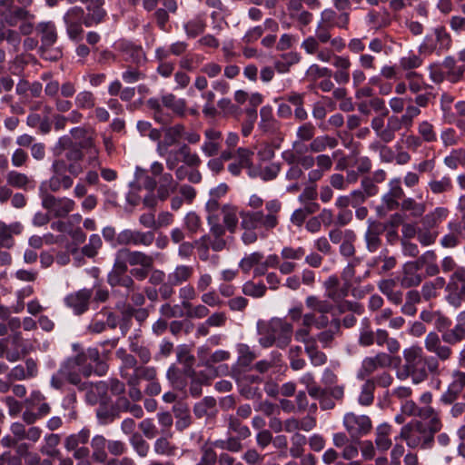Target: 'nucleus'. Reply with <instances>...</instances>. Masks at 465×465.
I'll list each match as a JSON object with an SVG mask.
<instances>
[{"label": "nucleus", "instance_id": "f257e3e1", "mask_svg": "<svg viewBox=\"0 0 465 465\" xmlns=\"http://www.w3.org/2000/svg\"><path fill=\"white\" fill-rule=\"evenodd\" d=\"M282 204L278 199L265 203V212L247 211L241 212V227L243 230L242 240L245 244L254 243L258 240L256 229L272 232L279 225V217Z\"/></svg>", "mask_w": 465, "mask_h": 465}, {"label": "nucleus", "instance_id": "f03ea898", "mask_svg": "<svg viewBox=\"0 0 465 465\" xmlns=\"http://www.w3.org/2000/svg\"><path fill=\"white\" fill-rule=\"evenodd\" d=\"M84 151V149L79 147L70 136L60 137L53 148V154L55 157L51 166L53 173H68L74 177L83 173L85 169Z\"/></svg>", "mask_w": 465, "mask_h": 465}, {"label": "nucleus", "instance_id": "7ed1b4c3", "mask_svg": "<svg viewBox=\"0 0 465 465\" xmlns=\"http://www.w3.org/2000/svg\"><path fill=\"white\" fill-rule=\"evenodd\" d=\"M404 363L397 372L400 380L411 378L414 384L426 381L429 374L439 375L440 364L434 358L426 357L420 346H411L403 351Z\"/></svg>", "mask_w": 465, "mask_h": 465}, {"label": "nucleus", "instance_id": "20e7f679", "mask_svg": "<svg viewBox=\"0 0 465 465\" xmlns=\"http://www.w3.org/2000/svg\"><path fill=\"white\" fill-rule=\"evenodd\" d=\"M257 331L260 336L259 344L262 348L275 345L279 349L287 348L292 339L293 326L285 319L274 317L269 321H259Z\"/></svg>", "mask_w": 465, "mask_h": 465}, {"label": "nucleus", "instance_id": "39448f33", "mask_svg": "<svg viewBox=\"0 0 465 465\" xmlns=\"http://www.w3.org/2000/svg\"><path fill=\"white\" fill-rule=\"evenodd\" d=\"M331 29V27L325 26L322 24H318L315 35L306 37L302 41L301 47L306 54H315L317 59L322 62H331L332 56H334L333 50L331 48L323 47L322 45L329 43L331 46L338 52L345 47V43L341 37L332 38L330 32Z\"/></svg>", "mask_w": 465, "mask_h": 465}, {"label": "nucleus", "instance_id": "423d86ee", "mask_svg": "<svg viewBox=\"0 0 465 465\" xmlns=\"http://www.w3.org/2000/svg\"><path fill=\"white\" fill-rule=\"evenodd\" d=\"M435 433L426 423L415 420L401 428L399 438L411 449H428L432 446Z\"/></svg>", "mask_w": 465, "mask_h": 465}, {"label": "nucleus", "instance_id": "0eeeda50", "mask_svg": "<svg viewBox=\"0 0 465 465\" xmlns=\"http://www.w3.org/2000/svg\"><path fill=\"white\" fill-rule=\"evenodd\" d=\"M358 343L361 347H371L374 343L380 347L385 345L390 353H398L401 350V343L397 339L391 337L384 329L373 331L368 322L360 329Z\"/></svg>", "mask_w": 465, "mask_h": 465}, {"label": "nucleus", "instance_id": "6e6552de", "mask_svg": "<svg viewBox=\"0 0 465 465\" xmlns=\"http://www.w3.org/2000/svg\"><path fill=\"white\" fill-rule=\"evenodd\" d=\"M462 342L458 338L451 340L450 342L443 339V336L436 331L429 332L424 340V347L426 351L435 357L434 360L440 364V361L445 362L450 361L453 356L452 347Z\"/></svg>", "mask_w": 465, "mask_h": 465}, {"label": "nucleus", "instance_id": "1a4fd4ad", "mask_svg": "<svg viewBox=\"0 0 465 465\" xmlns=\"http://www.w3.org/2000/svg\"><path fill=\"white\" fill-rule=\"evenodd\" d=\"M371 126L375 132L377 137L384 142L391 143L395 139V134L401 129H405V123L401 117L396 114L383 116H375L372 118Z\"/></svg>", "mask_w": 465, "mask_h": 465}, {"label": "nucleus", "instance_id": "9d476101", "mask_svg": "<svg viewBox=\"0 0 465 465\" xmlns=\"http://www.w3.org/2000/svg\"><path fill=\"white\" fill-rule=\"evenodd\" d=\"M11 434L4 436L0 443L4 448H13L18 442L27 440L37 442L42 436V429L37 426L25 427L24 423L13 422L10 426Z\"/></svg>", "mask_w": 465, "mask_h": 465}, {"label": "nucleus", "instance_id": "9b49d317", "mask_svg": "<svg viewBox=\"0 0 465 465\" xmlns=\"http://www.w3.org/2000/svg\"><path fill=\"white\" fill-rule=\"evenodd\" d=\"M71 138L80 139L79 143H76L79 147L84 149L87 153L88 165L96 168L101 166L99 160V148L95 144V137L94 130H87L84 127H75L70 131Z\"/></svg>", "mask_w": 465, "mask_h": 465}, {"label": "nucleus", "instance_id": "f8f14e48", "mask_svg": "<svg viewBox=\"0 0 465 465\" xmlns=\"http://www.w3.org/2000/svg\"><path fill=\"white\" fill-rule=\"evenodd\" d=\"M342 424L350 438L359 440L372 430V421L368 415L348 412L344 415Z\"/></svg>", "mask_w": 465, "mask_h": 465}, {"label": "nucleus", "instance_id": "ddd939ff", "mask_svg": "<svg viewBox=\"0 0 465 465\" xmlns=\"http://www.w3.org/2000/svg\"><path fill=\"white\" fill-rule=\"evenodd\" d=\"M446 301L453 307L459 308L465 302V268L459 267L450 275L446 285Z\"/></svg>", "mask_w": 465, "mask_h": 465}, {"label": "nucleus", "instance_id": "4468645a", "mask_svg": "<svg viewBox=\"0 0 465 465\" xmlns=\"http://www.w3.org/2000/svg\"><path fill=\"white\" fill-rule=\"evenodd\" d=\"M84 356H74L68 358L60 367V373L65 377L66 381L77 386L79 390H87L88 381H82L83 375V358Z\"/></svg>", "mask_w": 465, "mask_h": 465}, {"label": "nucleus", "instance_id": "2eb2a0df", "mask_svg": "<svg viewBox=\"0 0 465 465\" xmlns=\"http://www.w3.org/2000/svg\"><path fill=\"white\" fill-rule=\"evenodd\" d=\"M42 206L54 217L64 218L74 209L75 203L67 197H55L45 193L42 197Z\"/></svg>", "mask_w": 465, "mask_h": 465}, {"label": "nucleus", "instance_id": "dca6fc26", "mask_svg": "<svg viewBox=\"0 0 465 465\" xmlns=\"http://www.w3.org/2000/svg\"><path fill=\"white\" fill-rule=\"evenodd\" d=\"M393 353L380 351L374 356H369L363 359L358 377L364 379L374 373L379 369H386L392 366L395 358Z\"/></svg>", "mask_w": 465, "mask_h": 465}, {"label": "nucleus", "instance_id": "f3484780", "mask_svg": "<svg viewBox=\"0 0 465 465\" xmlns=\"http://www.w3.org/2000/svg\"><path fill=\"white\" fill-rule=\"evenodd\" d=\"M128 265L116 254L112 271L108 273L107 282L112 287L122 286L128 291L135 289V283L131 275L127 273Z\"/></svg>", "mask_w": 465, "mask_h": 465}, {"label": "nucleus", "instance_id": "a211bd4d", "mask_svg": "<svg viewBox=\"0 0 465 465\" xmlns=\"http://www.w3.org/2000/svg\"><path fill=\"white\" fill-rule=\"evenodd\" d=\"M90 430L82 429L77 433L71 434L64 439V448L68 451H74L73 456L76 460L86 459L90 450L85 444L89 441Z\"/></svg>", "mask_w": 465, "mask_h": 465}, {"label": "nucleus", "instance_id": "6ab92c4d", "mask_svg": "<svg viewBox=\"0 0 465 465\" xmlns=\"http://www.w3.org/2000/svg\"><path fill=\"white\" fill-rule=\"evenodd\" d=\"M155 240L154 232L152 231L142 232L138 230L125 229L116 236V242L119 245L127 246H151Z\"/></svg>", "mask_w": 465, "mask_h": 465}, {"label": "nucleus", "instance_id": "aec40b11", "mask_svg": "<svg viewBox=\"0 0 465 465\" xmlns=\"http://www.w3.org/2000/svg\"><path fill=\"white\" fill-rule=\"evenodd\" d=\"M305 304L308 309L316 313V329L324 330L331 327V320L328 313L331 312L333 306L326 300H321L317 296L310 295L305 299Z\"/></svg>", "mask_w": 465, "mask_h": 465}, {"label": "nucleus", "instance_id": "412c9836", "mask_svg": "<svg viewBox=\"0 0 465 465\" xmlns=\"http://www.w3.org/2000/svg\"><path fill=\"white\" fill-rule=\"evenodd\" d=\"M84 17V11L80 6H73L66 11L64 22L70 39L80 40L82 38Z\"/></svg>", "mask_w": 465, "mask_h": 465}, {"label": "nucleus", "instance_id": "4be33fe9", "mask_svg": "<svg viewBox=\"0 0 465 465\" xmlns=\"http://www.w3.org/2000/svg\"><path fill=\"white\" fill-rule=\"evenodd\" d=\"M115 254L132 267H153L155 262L153 255L142 251H133L127 247L119 249Z\"/></svg>", "mask_w": 465, "mask_h": 465}, {"label": "nucleus", "instance_id": "5701e85b", "mask_svg": "<svg viewBox=\"0 0 465 465\" xmlns=\"http://www.w3.org/2000/svg\"><path fill=\"white\" fill-rule=\"evenodd\" d=\"M117 323V316L107 308H104L94 315L87 329L89 332L96 334L105 331L106 327L115 329Z\"/></svg>", "mask_w": 465, "mask_h": 465}, {"label": "nucleus", "instance_id": "b1692460", "mask_svg": "<svg viewBox=\"0 0 465 465\" xmlns=\"http://www.w3.org/2000/svg\"><path fill=\"white\" fill-rule=\"evenodd\" d=\"M344 390L343 385H336L333 388H322V392L317 397L312 398L319 401L320 408L322 411H331L335 408V401H342Z\"/></svg>", "mask_w": 465, "mask_h": 465}, {"label": "nucleus", "instance_id": "393cba45", "mask_svg": "<svg viewBox=\"0 0 465 465\" xmlns=\"http://www.w3.org/2000/svg\"><path fill=\"white\" fill-rule=\"evenodd\" d=\"M193 414L199 420H204L205 422L213 421L219 412L216 400L213 397H204L193 406Z\"/></svg>", "mask_w": 465, "mask_h": 465}, {"label": "nucleus", "instance_id": "a878e982", "mask_svg": "<svg viewBox=\"0 0 465 465\" xmlns=\"http://www.w3.org/2000/svg\"><path fill=\"white\" fill-rule=\"evenodd\" d=\"M205 141L201 149L207 157L217 155L222 148L223 134L215 128H207L204 130Z\"/></svg>", "mask_w": 465, "mask_h": 465}, {"label": "nucleus", "instance_id": "bb28decb", "mask_svg": "<svg viewBox=\"0 0 465 465\" xmlns=\"http://www.w3.org/2000/svg\"><path fill=\"white\" fill-rule=\"evenodd\" d=\"M184 135V125L177 124L164 129L163 139L158 143L157 151L161 155L163 154L167 149L179 143Z\"/></svg>", "mask_w": 465, "mask_h": 465}, {"label": "nucleus", "instance_id": "cd10ccee", "mask_svg": "<svg viewBox=\"0 0 465 465\" xmlns=\"http://www.w3.org/2000/svg\"><path fill=\"white\" fill-rule=\"evenodd\" d=\"M404 191L401 185L399 178L393 179L389 183V191L382 197V202L389 211L396 210L400 207L399 200L404 199Z\"/></svg>", "mask_w": 465, "mask_h": 465}, {"label": "nucleus", "instance_id": "c85d7f7f", "mask_svg": "<svg viewBox=\"0 0 465 465\" xmlns=\"http://www.w3.org/2000/svg\"><path fill=\"white\" fill-rule=\"evenodd\" d=\"M104 0H93L86 6L87 14L84 15V25L86 27L97 25L104 22L106 17V11L103 7Z\"/></svg>", "mask_w": 465, "mask_h": 465}, {"label": "nucleus", "instance_id": "c756f323", "mask_svg": "<svg viewBox=\"0 0 465 465\" xmlns=\"http://www.w3.org/2000/svg\"><path fill=\"white\" fill-rule=\"evenodd\" d=\"M350 23V14L349 12H343L338 15L335 10L331 8H327L323 10L321 14V22L319 24H322L325 26L333 28H342L347 29Z\"/></svg>", "mask_w": 465, "mask_h": 465}, {"label": "nucleus", "instance_id": "7c9ffc66", "mask_svg": "<svg viewBox=\"0 0 465 465\" xmlns=\"http://www.w3.org/2000/svg\"><path fill=\"white\" fill-rule=\"evenodd\" d=\"M92 295V290L83 289L68 295L65 298V302L76 314H82L88 309L89 301Z\"/></svg>", "mask_w": 465, "mask_h": 465}, {"label": "nucleus", "instance_id": "2f4dec72", "mask_svg": "<svg viewBox=\"0 0 465 465\" xmlns=\"http://www.w3.org/2000/svg\"><path fill=\"white\" fill-rule=\"evenodd\" d=\"M385 226L377 221H369V226L365 232L367 249L374 252L381 245L380 235L383 232Z\"/></svg>", "mask_w": 465, "mask_h": 465}, {"label": "nucleus", "instance_id": "473e14b6", "mask_svg": "<svg viewBox=\"0 0 465 465\" xmlns=\"http://www.w3.org/2000/svg\"><path fill=\"white\" fill-rule=\"evenodd\" d=\"M172 411L175 419V428L178 431L182 432L192 425L193 419L191 416L190 409L186 403H174L172 408Z\"/></svg>", "mask_w": 465, "mask_h": 465}, {"label": "nucleus", "instance_id": "72a5a7b5", "mask_svg": "<svg viewBox=\"0 0 465 465\" xmlns=\"http://www.w3.org/2000/svg\"><path fill=\"white\" fill-rule=\"evenodd\" d=\"M23 232V225L19 222H14L10 224L0 221V242L3 248L10 249L15 244L14 236L19 235Z\"/></svg>", "mask_w": 465, "mask_h": 465}, {"label": "nucleus", "instance_id": "f704fd0d", "mask_svg": "<svg viewBox=\"0 0 465 465\" xmlns=\"http://www.w3.org/2000/svg\"><path fill=\"white\" fill-rule=\"evenodd\" d=\"M115 355L121 361L120 375L127 381L132 376V371H135V368H138V361L133 354L123 348L118 349Z\"/></svg>", "mask_w": 465, "mask_h": 465}, {"label": "nucleus", "instance_id": "c9c22d12", "mask_svg": "<svg viewBox=\"0 0 465 465\" xmlns=\"http://www.w3.org/2000/svg\"><path fill=\"white\" fill-rule=\"evenodd\" d=\"M179 183L170 173H165L158 180L157 199L166 201L172 193L179 189Z\"/></svg>", "mask_w": 465, "mask_h": 465}, {"label": "nucleus", "instance_id": "e433bc0d", "mask_svg": "<svg viewBox=\"0 0 465 465\" xmlns=\"http://www.w3.org/2000/svg\"><path fill=\"white\" fill-rule=\"evenodd\" d=\"M178 191L180 195L171 198L170 206L173 211L180 210L184 203L191 204L196 197V190L189 184L180 185Z\"/></svg>", "mask_w": 465, "mask_h": 465}, {"label": "nucleus", "instance_id": "4c0bfd02", "mask_svg": "<svg viewBox=\"0 0 465 465\" xmlns=\"http://www.w3.org/2000/svg\"><path fill=\"white\" fill-rule=\"evenodd\" d=\"M341 325V320L337 317H333L331 319V327L320 331L316 337H314L316 341H318L323 349L331 348L335 336L340 333Z\"/></svg>", "mask_w": 465, "mask_h": 465}, {"label": "nucleus", "instance_id": "58836bf2", "mask_svg": "<svg viewBox=\"0 0 465 465\" xmlns=\"http://www.w3.org/2000/svg\"><path fill=\"white\" fill-rule=\"evenodd\" d=\"M417 270L416 265H410L407 262L403 265L402 275L400 280L401 285L403 288H411L419 286L423 277Z\"/></svg>", "mask_w": 465, "mask_h": 465}, {"label": "nucleus", "instance_id": "ea45409f", "mask_svg": "<svg viewBox=\"0 0 465 465\" xmlns=\"http://www.w3.org/2000/svg\"><path fill=\"white\" fill-rule=\"evenodd\" d=\"M172 436V433H167L155 440L153 442V451L157 455L172 457L176 454L178 448L170 440Z\"/></svg>", "mask_w": 465, "mask_h": 465}, {"label": "nucleus", "instance_id": "a19ab883", "mask_svg": "<svg viewBox=\"0 0 465 465\" xmlns=\"http://www.w3.org/2000/svg\"><path fill=\"white\" fill-rule=\"evenodd\" d=\"M6 183L8 186L27 191L34 181L26 173H20L15 170L9 171L5 175Z\"/></svg>", "mask_w": 465, "mask_h": 465}, {"label": "nucleus", "instance_id": "79ce46f5", "mask_svg": "<svg viewBox=\"0 0 465 465\" xmlns=\"http://www.w3.org/2000/svg\"><path fill=\"white\" fill-rule=\"evenodd\" d=\"M35 30L40 37L41 45L56 44L58 35L55 25L52 22L39 23Z\"/></svg>", "mask_w": 465, "mask_h": 465}, {"label": "nucleus", "instance_id": "37998d69", "mask_svg": "<svg viewBox=\"0 0 465 465\" xmlns=\"http://www.w3.org/2000/svg\"><path fill=\"white\" fill-rule=\"evenodd\" d=\"M449 210L444 207H437L421 218V224L425 229L438 227L448 216Z\"/></svg>", "mask_w": 465, "mask_h": 465}, {"label": "nucleus", "instance_id": "c03bdc74", "mask_svg": "<svg viewBox=\"0 0 465 465\" xmlns=\"http://www.w3.org/2000/svg\"><path fill=\"white\" fill-rule=\"evenodd\" d=\"M193 272L194 270L192 265L179 264L168 274V280L171 281L173 284L179 286L190 281L193 275Z\"/></svg>", "mask_w": 465, "mask_h": 465}, {"label": "nucleus", "instance_id": "a18cd8bd", "mask_svg": "<svg viewBox=\"0 0 465 465\" xmlns=\"http://www.w3.org/2000/svg\"><path fill=\"white\" fill-rule=\"evenodd\" d=\"M391 426L387 423L381 424L376 428L375 445L379 450L386 451L391 447Z\"/></svg>", "mask_w": 465, "mask_h": 465}, {"label": "nucleus", "instance_id": "49530a36", "mask_svg": "<svg viewBox=\"0 0 465 465\" xmlns=\"http://www.w3.org/2000/svg\"><path fill=\"white\" fill-rule=\"evenodd\" d=\"M108 441L103 435H95L91 440V447L93 449L92 458L99 463H104L107 460V448Z\"/></svg>", "mask_w": 465, "mask_h": 465}, {"label": "nucleus", "instance_id": "de8ad7c7", "mask_svg": "<svg viewBox=\"0 0 465 465\" xmlns=\"http://www.w3.org/2000/svg\"><path fill=\"white\" fill-rule=\"evenodd\" d=\"M301 55L297 52H288L282 54L278 60L274 62V69L280 74L290 72L292 65L301 61Z\"/></svg>", "mask_w": 465, "mask_h": 465}, {"label": "nucleus", "instance_id": "09e8293b", "mask_svg": "<svg viewBox=\"0 0 465 465\" xmlns=\"http://www.w3.org/2000/svg\"><path fill=\"white\" fill-rule=\"evenodd\" d=\"M442 67L446 72V79L451 83L460 81L464 74L465 66L457 65L453 57L448 56L442 63Z\"/></svg>", "mask_w": 465, "mask_h": 465}, {"label": "nucleus", "instance_id": "8fccbe9b", "mask_svg": "<svg viewBox=\"0 0 465 465\" xmlns=\"http://www.w3.org/2000/svg\"><path fill=\"white\" fill-rule=\"evenodd\" d=\"M157 375L156 369L154 367H149L139 365L135 368V371H132V376L127 381L128 385H139L141 380L152 381L155 380Z\"/></svg>", "mask_w": 465, "mask_h": 465}, {"label": "nucleus", "instance_id": "3c124183", "mask_svg": "<svg viewBox=\"0 0 465 465\" xmlns=\"http://www.w3.org/2000/svg\"><path fill=\"white\" fill-rule=\"evenodd\" d=\"M227 421V434L237 436L243 440L248 439L251 436V430L248 426L244 425L237 417L229 415L226 418Z\"/></svg>", "mask_w": 465, "mask_h": 465}, {"label": "nucleus", "instance_id": "603ef678", "mask_svg": "<svg viewBox=\"0 0 465 465\" xmlns=\"http://www.w3.org/2000/svg\"><path fill=\"white\" fill-rule=\"evenodd\" d=\"M29 63L37 64V59L31 54H17L9 63V71L14 75H21L26 64Z\"/></svg>", "mask_w": 465, "mask_h": 465}, {"label": "nucleus", "instance_id": "864d4df0", "mask_svg": "<svg viewBox=\"0 0 465 465\" xmlns=\"http://www.w3.org/2000/svg\"><path fill=\"white\" fill-rule=\"evenodd\" d=\"M9 339L4 338L0 340V357L5 358L7 361L14 362L21 360L27 354L26 348H22L21 350L17 349H9Z\"/></svg>", "mask_w": 465, "mask_h": 465}, {"label": "nucleus", "instance_id": "5fc2aeb1", "mask_svg": "<svg viewBox=\"0 0 465 465\" xmlns=\"http://www.w3.org/2000/svg\"><path fill=\"white\" fill-rule=\"evenodd\" d=\"M76 356H84L83 375L84 377H89L93 373L94 368L91 362L96 363L101 361L100 353L95 348H89L86 351H80Z\"/></svg>", "mask_w": 465, "mask_h": 465}, {"label": "nucleus", "instance_id": "6e6d98bb", "mask_svg": "<svg viewBox=\"0 0 465 465\" xmlns=\"http://www.w3.org/2000/svg\"><path fill=\"white\" fill-rule=\"evenodd\" d=\"M450 324H451V322L447 316H445L440 312L436 313L434 326L438 331L437 333L443 336V339L449 342L451 340L456 339V337H453V336H451V334H450L451 331H453V327H450Z\"/></svg>", "mask_w": 465, "mask_h": 465}, {"label": "nucleus", "instance_id": "4d7b16f0", "mask_svg": "<svg viewBox=\"0 0 465 465\" xmlns=\"http://www.w3.org/2000/svg\"><path fill=\"white\" fill-rule=\"evenodd\" d=\"M162 104L164 107L172 110L177 115L183 116L185 114V100L177 98L173 94L163 95L162 97Z\"/></svg>", "mask_w": 465, "mask_h": 465}, {"label": "nucleus", "instance_id": "13d9d810", "mask_svg": "<svg viewBox=\"0 0 465 465\" xmlns=\"http://www.w3.org/2000/svg\"><path fill=\"white\" fill-rule=\"evenodd\" d=\"M400 207L401 211L410 213V215L413 218L422 217L426 211V204L424 203H418L413 198H404Z\"/></svg>", "mask_w": 465, "mask_h": 465}, {"label": "nucleus", "instance_id": "bf43d9fd", "mask_svg": "<svg viewBox=\"0 0 465 465\" xmlns=\"http://www.w3.org/2000/svg\"><path fill=\"white\" fill-rule=\"evenodd\" d=\"M418 416L423 420H429L426 424L432 431L438 432L441 429V421L439 415L430 406L420 408Z\"/></svg>", "mask_w": 465, "mask_h": 465}, {"label": "nucleus", "instance_id": "052dcab7", "mask_svg": "<svg viewBox=\"0 0 465 465\" xmlns=\"http://www.w3.org/2000/svg\"><path fill=\"white\" fill-rule=\"evenodd\" d=\"M304 351L307 354L311 364L314 367H321L327 363V355L319 349L317 342L304 347Z\"/></svg>", "mask_w": 465, "mask_h": 465}, {"label": "nucleus", "instance_id": "680f3d73", "mask_svg": "<svg viewBox=\"0 0 465 465\" xmlns=\"http://www.w3.org/2000/svg\"><path fill=\"white\" fill-rule=\"evenodd\" d=\"M96 97L88 90L80 91L74 98V104L78 110H92L95 107Z\"/></svg>", "mask_w": 465, "mask_h": 465}, {"label": "nucleus", "instance_id": "e2e57ef3", "mask_svg": "<svg viewBox=\"0 0 465 465\" xmlns=\"http://www.w3.org/2000/svg\"><path fill=\"white\" fill-rule=\"evenodd\" d=\"M338 145V140L329 135L313 138L309 144V150L312 153H321L326 148L333 149Z\"/></svg>", "mask_w": 465, "mask_h": 465}, {"label": "nucleus", "instance_id": "0e129e2a", "mask_svg": "<svg viewBox=\"0 0 465 465\" xmlns=\"http://www.w3.org/2000/svg\"><path fill=\"white\" fill-rule=\"evenodd\" d=\"M420 292L417 290H411L406 293L405 302L401 307V312L405 315L412 316L416 313V304L422 300Z\"/></svg>", "mask_w": 465, "mask_h": 465}, {"label": "nucleus", "instance_id": "69168bd1", "mask_svg": "<svg viewBox=\"0 0 465 465\" xmlns=\"http://www.w3.org/2000/svg\"><path fill=\"white\" fill-rule=\"evenodd\" d=\"M223 223L227 230L233 233L237 228L238 217L237 209L232 205H224L222 208Z\"/></svg>", "mask_w": 465, "mask_h": 465}, {"label": "nucleus", "instance_id": "338daca9", "mask_svg": "<svg viewBox=\"0 0 465 465\" xmlns=\"http://www.w3.org/2000/svg\"><path fill=\"white\" fill-rule=\"evenodd\" d=\"M432 194H442L450 193L453 189V183L450 177L444 176L441 179H432L428 183Z\"/></svg>", "mask_w": 465, "mask_h": 465}, {"label": "nucleus", "instance_id": "774afa93", "mask_svg": "<svg viewBox=\"0 0 465 465\" xmlns=\"http://www.w3.org/2000/svg\"><path fill=\"white\" fill-rule=\"evenodd\" d=\"M302 349L299 345L292 346L288 351V360L292 370L297 371L306 366V361L302 357Z\"/></svg>", "mask_w": 465, "mask_h": 465}]
</instances>
